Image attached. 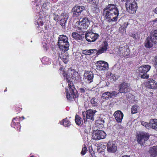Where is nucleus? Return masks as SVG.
I'll list each match as a JSON object with an SVG mask.
<instances>
[{
  "label": "nucleus",
  "mask_w": 157,
  "mask_h": 157,
  "mask_svg": "<svg viewBox=\"0 0 157 157\" xmlns=\"http://www.w3.org/2000/svg\"><path fill=\"white\" fill-rule=\"evenodd\" d=\"M103 15L104 18L109 22L116 21L118 18V10L114 4H109L104 9Z\"/></svg>",
  "instance_id": "nucleus-1"
},
{
  "label": "nucleus",
  "mask_w": 157,
  "mask_h": 157,
  "mask_svg": "<svg viewBox=\"0 0 157 157\" xmlns=\"http://www.w3.org/2000/svg\"><path fill=\"white\" fill-rule=\"evenodd\" d=\"M58 45L61 49L68 50L69 44L67 37L63 35H59L58 38Z\"/></svg>",
  "instance_id": "nucleus-2"
},
{
  "label": "nucleus",
  "mask_w": 157,
  "mask_h": 157,
  "mask_svg": "<svg viewBox=\"0 0 157 157\" xmlns=\"http://www.w3.org/2000/svg\"><path fill=\"white\" fill-rule=\"evenodd\" d=\"M90 23V21L87 17L82 19L81 21H77L75 25V28L78 30L87 29Z\"/></svg>",
  "instance_id": "nucleus-3"
},
{
  "label": "nucleus",
  "mask_w": 157,
  "mask_h": 157,
  "mask_svg": "<svg viewBox=\"0 0 157 157\" xmlns=\"http://www.w3.org/2000/svg\"><path fill=\"white\" fill-rule=\"evenodd\" d=\"M68 89H66V98L68 100L71 101L76 98L75 91L76 90L72 82L68 83Z\"/></svg>",
  "instance_id": "nucleus-4"
},
{
  "label": "nucleus",
  "mask_w": 157,
  "mask_h": 157,
  "mask_svg": "<svg viewBox=\"0 0 157 157\" xmlns=\"http://www.w3.org/2000/svg\"><path fill=\"white\" fill-rule=\"evenodd\" d=\"M67 74L65 72H63V76L66 78V80L68 84V83L72 82L71 81V78H75V79L76 77L78 76V72L74 69L71 68L69 69L67 71Z\"/></svg>",
  "instance_id": "nucleus-5"
},
{
  "label": "nucleus",
  "mask_w": 157,
  "mask_h": 157,
  "mask_svg": "<svg viewBox=\"0 0 157 157\" xmlns=\"http://www.w3.org/2000/svg\"><path fill=\"white\" fill-rule=\"evenodd\" d=\"M127 10L130 13H135L137 7V4L134 0H130L128 2H126L125 4Z\"/></svg>",
  "instance_id": "nucleus-6"
},
{
  "label": "nucleus",
  "mask_w": 157,
  "mask_h": 157,
  "mask_svg": "<svg viewBox=\"0 0 157 157\" xmlns=\"http://www.w3.org/2000/svg\"><path fill=\"white\" fill-rule=\"evenodd\" d=\"M96 112V110L91 109L87 110L86 112H82L83 119L84 121V122L85 123L86 120L87 119L94 121V114Z\"/></svg>",
  "instance_id": "nucleus-7"
},
{
  "label": "nucleus",
  "mask_w": 157,
  "mask_h": 157,
  "mask_svg": "<svg viewBox=\"0 0 157 157\" xmlns=\"http://www.w3.org/2000/svg\"><path fill=\"white\" fill-rule=\"evenodd\" d=\"M106 137V133L102 130H94L92 133V138L95 140H99L103 139Z\"/></svg>",
  "instance_id": "nucleus-8"
},
{
  "label": "nucleus",
  "mask_w": 157,
  "mask_h": 157,
  "mask_svg": "<svg viewBox=\"0 0 157 157\" xmlns=\"http://www.w3.org/2000/svg\"><path fill=\"white\" fill-rule=\"evenodd\" d=\"M39 18L37 20L35 21L34 23L37 28L39 27V25L42 26L44 24V18L47 15L46 14V13H43V12L42 11H40L39 13Z\"/></svg>",
  "instance_id": "nucleus-9"
},
{
  "label": "nucleus",
  "mask_w": 157,
  "mask_h": 157,
  "mask_svg": "<svg viewBox=\"0 0 157 157\" xmlns=\"http://www.w3.org/2000/svg\"><path fill=\"white\" fill-rule=\"evenodd\" d=\"M97 69L100 71L107 70L109 69V64L104 61H99L97 62Z\"/></svg>",
  "instance_id": "nucleus-10"
},
{
  "label": "nucleus",
  "mask_w": 157,
  "mask_h": 157,
  "mask_svg": "<svg viewBox=\"0 0 157 157\" xmlns=\"http://www.w3.org/2000/svg\"><path fill=\"white\" fill-rule=\"evenodd\" d=\"M86 40L89 42L95 41L98 38V34L94 33L92 32H88L85 36Z\"/></svg>",
  "instance_id": "nucleus-11"
},
{
  "label": "nucleus",
  "mask_w": 157,
  "mask_h": 157,
  "mask_svg": "<svg viewBox=\"0 0 157 157\" xmlns=\"http://www.w3.org/2000/svg\"><path fill=\"white\" fill-rule=\"evenodd\" d=\"M119 91L120 93H125L128 92L130 90V85L124 82L119 85Z\"/></svg>",
  "instance_id": "nucleus-12"
},
{
  "label": "nucleus",
  "mask_w": 157,
  "mask_h": 157,
  "mask_svg": "<svg viewBox=\"0 0 157 157\" xmlns=\"http://www.w3.org/2000/svg\"><path fill=\"white\" fill-rule=\"evenodd\" d=\"M85 9L83 6H76L74 7L72 9V13L74 16L78 17L80 15L81 13Z\"/></svg>",
  "instance_id": "nucleus-13"
},
{
  "label": "nucleus",
  "mask_w": 157,
  "mask_h": 157,
  "mask_svg": "<svg viewBox=\"0 0 157 157\" xmlns=\"http://www.w3.org/2000/svg\"><path fill=\"white\" fill-rule=\"evenodd\" d=\"M149 137V135L146 133H143L139 134L137 136V141L138 143L142 144L145 141L147 140Z\"/></svg>",
  "instance_id": "nucleus-14"
},
{
  "label": "nucleus",
  "mask_w": 157,
  "mask_h": 157,
  "mask_svg": "<svg viewBox=\"0 0 157 157\" xmlns=\"http://www.w3.org/2000/svg\"><path fill=\"white\" fill-rule=\"evenodd\" d=\"M108 151L111 153H114L117 150V146L114 141H110L108 142L107 145Z\"/></svg>",
  "instance_id": "nucleus-15"
},
{
  "label": "nucleus",
  "mask_w": 157,
  "mask_h": 157,
  "mask_svg": "<svg viewBox=\"0 0 157 157\" xmlns=\"http://www.w3.org/2000/svg\"><path fill=\"white\" fill-rule=\"evenodd\" d=\"M129 51L127 46H120L118 48V54L121 56H126L129 54Z\"/></svg>",
  "instance_id": "nucleus-16"
},
{
  "label": "nucleus",
  "mask_w": 157,
  "mask_h": 157,
  "mask_svg": "<svg viewBox=\"0 0 157 157\" xmlns=\"http://www.w3.org/2000/svg\"><path fill=\"white\" fill-rule=\"evenodd\" d=\"M20 117H16L13 118L12 120L11 126L12 127L16 128L17 130L20 131L21 128V126L20 124Z\"/></svg>",
  "instance_id": "nucleus-17"
},
{
  "label": "nucleus",
  "mask_w": 157,
  "mask_h": 157,
  "mask_svg": "<svg viewBox=\"0 0 157 157\" xmlns=\"http://www.w3.org/2000/svg\"><path fill=\"white\" fill-rule=\"evenodd\" d=\"M84 77L86 82L90 83L93 81V74L91 71H86L84 74Z\"/></svg>",
  "instance_id": "nucleus-18"
},
{
  "label": "nucleus",
  "mask_w": 157,
  "mask_h": 157,
  "mask_svg": "<svg viewBox=\"0 0 157 157\" xmlns=\"http://www.w3.org/2000/svg\"><path fill=\"white\" fill-rule=\"evenodd\" d=\"M113 116L115 119L118 122H121L124 116L123 113L120 110H117L115 112Z\"/></svg>",
  "instance_id": "nucleus-19"
},
{
  "label": "nucleus",
  "mask_w": 157,
  "mask_h": 157,
  "mask_svg": "<svg viewBox=\"0 0 157 157\" xmlns=\"http://www.w3.org/2000/svg\"><path fill=\"white\" fill-rule=\"evenodd\" d=\"M151 66L148 65H146L141 66L138 68V71L140 73L142 74L143 73H147L150 69Z\"/></svg>",
  "instance_id": "nucleus-20"
},
{
  "label": "nucleus",
  "mask_w": 157,
  "mask_h": 157,
  "mask_svg": "<svg viewBox=\"0 0 157 157\" xmlns=\"http://www.w3.org/2000/svg\"><path fill=\"white\" fill-rule=\"evenodd\" d=\"M147 86L150 89H156L157 88V83L153 79L150 80L147 82Z\"/></svg>",
  "instance_id": "nucleus-21"
},
{
  "label": "nucleus",
  "mask_w": 157,
  "mask_h": 157,
  "mask_svg": "<svg viewBox=\"0 0 157 157\" xmlns=\"http://www.w3.org/2000/svg\"><path fill=\"white\" fill-rule=\"evenodd\" d=\"M108 45L106 42H103L102 44V47L96 53L98 55H99L105 52L108 49Z\"/></svg>",
  "instance_id": "nucleus-22"
},
{
  "label": "nucleus",
  "mask_w": 157,
  "mask_h": 157,
  "mask_svg": "<svg viewBox=\"0 0 157 157\" xmlns=\"http://www.w3.org/2000/svg\"><path fill=\"white\" fill-rule=\"evenodd\" d=\"M151 36H150L149 38H147L145 42V46L147 48H150L153 45V44H156L157 42H153V40L151 39Z\"/></svg>",
  "instance_id": "nucleus-23"
},
{
  "label": "nucleus",
  "mask_w": 157,
  "mask_h": 157,
  "mask_svg": "<svg viewBox=\"0 0 157 157\" xmlns=\"http://www.w3.org/2000/svg\"><path fill=\"white\" fill-rule=\"evenodd\" d=\"M148 152L150 157H155L157 155V146L150 147Z\"/></svg>",
  "instance_id": "nucleus-24"
},
{
  "label": "nucleus",
  "mask_w": 157,
  "mask_h": 157,
  "mask_svg": "<svg viewBox=\"0 0 157 157\" xmlns=\"http://www.w3.org/2000/svg\"><path fill=\"white\" fill-rule=\"evenodd\" d=\"M71 36L73 38L77 40H82L84 37L83 34H79L76 32L73 33Z\"/></svg>",
  "instance_id": "nucleus-25"
},
{
  "label": "nucleus",
  "mask_w": 157,
  "mask_h": 157,
  "mask_svg": "<svg viewBox=\"0 0 157 157\" xmlns=\"http://www.w3.org/2000/svg\"><path fill=\"white\" fill-rule=\"evenodd\" d=\"M97 50L96 49H90V50H84L82 51V53L84 55H90L94 53H96Z\"/></svg>",
  "instance_id": "nucleus-26"
},
{
  "label": "nucleus",
  "mask_w": 157,
  "mask_h": 157,
  "mask_svg": "<svg viewBox=\"0 0 157 157\" xmlns=\"http://www.w3.org/2000/svg\"><path fill=\"white\" fill-rule=\"evenodd\" d=\"M106 77L107 78L113 81L116 80L118 78V76L112 74L110 72L107 73Z\"/></svg>",
  "instance_id": "nucleus-27"
},
{
  "label": "nucleus",
  "mask_w": 157,
  "mask_h": 157,
  "mask_svg": "<svg viewBox=\"0 0 157 157\" xmlns=\"http://www.w3.org/2000/svg\"><path fill=\"white\" fill-rule=\"evenodd\" d=\"M61 124H63L65 127H68L71 125V123L67 118L63 119L60 122Z\"/></svg>",
  "instance_id": "nucleus-28"
},
{
  "label": "nucleus",
  "mask_w": 157,
  "mask_h": 157,
  "mask_svg": "<svg viewBox=\"0 0 157 157\" xmlns=\"http://www.w3.org/2000/svg\"><path fill=\"white\" fill-rule=\"evenodd\" d=\"M99 101L97 98H92L90 100L91 104L93 106H97L98 105Z\"/></svg>",
  "instance_id": "nucleus-29"
},
{
  "label": "nucleus",
  "mask_w": 157,
  "mask_h": 157,
  "mask_svg": "<svg viewBox=\"0 0 157 157\" xmlns=\"http://www.w3.org/2000/svg\"><path fill=\"white\" fill-rule=\"evenodd\" d=\"M151 39L153 40V42H157V30L151 31Z\"/></svg>",
  "instance_id": "nucleus-30"
},
{
  "label": "nucleus",
  "mask_w": 157,
  "mask_h": 157,
  "mask_svg": "<svg viewBox=\"0 0 157 157\" xmlns=\"http://www.w3.org/2000/svg\"><path fill=\"white\" fill-rule=\"evenodd\" d=\"M150 124L151 126V128L157 130V120L152 119L150 121Z\"/></svg>",
  "instance_id": "nucleus-31"
},
{
  "label": "nucleus",
  "mask_w": 157,
  "mask_h": 157,
  "mask_svg": "<svg viewBox=\"0 0 157 157\" xmlns=\"http://www.w3.org/2000/svg\"><path fill=\"white\" fill-rule=\"evenodd\" d=\"M41 61L44 64H49L51 63V60L48 58L44 57L42 58Z\"/></svg>",
  "instance_id": "nucleus-32"
},
{
  "label": "nucleus",
  "mask_w": 157,
  "mask_h": 157,
  "mask_svg": "<svg viewBox=\"0 0 157 157\" xmlns=\"http://www.w3.org/2000/svg\"><path fill=\"white\" fill-rule=\"evenodd\" d=\"M69 57L68 54L67 53H66L63 55L62 59L64 63H67L69 61Z\"/></svg>",
  "instance_id": "nucleus-33"
},
{
  "label": "nucleus",
  "mask_w": 157,
  "mask_h": 157,
  "mask_svg": "<svg viewBox=\"0 0 157 157\" xmlns=\"http://www.w3.org/2000/svg\"><path fill=\"white\" fill-rule=\"evenodd\" d=\"M139 106L137 105L133 106L131 108V113L132 114L136 113L138 112Z\"/></svg>",
  "instance_id": "nucleus-34"
},
{
  "label": "nucleus",
  "mask_w": 157,
  "mask_h": 157,
  "mask_svg": "<svg viewBox=\"0 0 157 157\" xmlns=\"http://www.w3.org/2000/svg\"><path fill=\"white\" fill-rule=\"evenodd\" d=\"M104 123V120L101 118H100L96 121L97 125H99L100 127H103V124Z\"/></svg>",
  "instance_id": "nucleus-35"
},
{
  "label": "nucleus",
  "mask_w": 157,
  "mask_h": 157,
  "mask_svg": "<svg viewBox=\"0 0 157 157\" xmlns=\"http://www.w3.org/2000/svg\"><path fill=\"white\" fill-rule=\"evenodd\" d=\"M89 90V88L84 87L80 88L78 90L82 94H84L85 93H87Z\"/></svg>",
  "instance_id": "nucleus-36"
},
{
  "label": "nucleus",
  "mask_w": 157,
  "mask_h": 157,
  "mask_svg": "<svg viewBox=\"0 0 157 157\" xmlns=\"http://www.w3.org/2000/svg\"><path fill=\"white\" fill-rule=\"evenodd\" d=\"M48 6L47 4L46 3H44L42 6V11H42L43 12V13H45V12L46 13V14L48 15V13L47 12V11L48 10Z\"/></svg>",
  "instance_id": "nucleus-37"
},
{
  "label": "nucleus",
  "mask_w": 157,
  "mask_h": 157,
  "mask_svg": "<svg viewBox=\"0 0 157 157\" xmlns=\"http://www.w3.org/2000/svg\"><path fill=\"white\" fill-rule=\"evenodd\" d=\"M75 121L77 124L80 125L81 124V118L78 115H76Z\"/></svg>",
  "instance_id": "nucleus-38"
},
{
  "label": "nucleus",
  "mask_w": 157,
  "mask_h": 157,
  "mask_svg": "<svg viewBox=\"0 0 157 157\" xmlns=\"http://www.w3.org/2000/svg\"><path fill=\"white\" fill-rule=\"evenodd\" d=\"M108 97H109V98H111L115 97L117 94V92L115 91L108 92Z\"/></svg>",
  "instance_id": "nucleus-39"
},
{
  "label": "nucleus",
  "mask_w": 157,
  "mask_h": 157,
  "mask_svg": "<svg viewBox=\"0 0 157 157\" xmlns=\"http://www.w3.org/2000/svg\"><path fill=\"white\" fill-rule=\"evenodd\" d=\"M130 36L135 40L139 39L140 37V35L139 33H137L134 34H131Z\"/></svg>",
  "instance_id": "nucleus-40"
},
{
  "label": "nucleus",
  "mask_w": 157,
  "mask_h": 157,
  "mask_svg": "<svg viewBox=\"0 0 157 157\" xmlns=\"http://www.w3.org/2000/svg\"><path fill=\"white\" fill-rule=\"evenodd\" d=\"M108 93V92H106L102 94V98L103 99L107 100L109 98V97H108L109 94Z\"/></svg>",
  "instance_id": "nucleus-41"
},
{
  "label": "nucleus",
  "mask_w": 157,
  "mask_h": 157,
  "mask_svg": "<svg viewBox=\"0 0 157 157\" xmlns=\"http://www.w3.org/2000/svg\"><path fill=\"white\" fill-rule=\"evenodd\" d=\"M67 19H61L60 21V24L63 27L65 25L66 23L67 22Z\"/></svg>",
  "instance_id": "nucleus-42"
},
{
  "label": "nucleus",
  "mask_w": 157,
  "mask_h": 157,
  "mask_svg": "<svg viewBox=\"0 0 157 157\" xmlns=\"http://www.w3.org/2000/svg\"><path fill=\"white\" fill-rule=\"evenodd\" d=\"M61 16L62 17V19H67L68 18V15L67 13L65 12H63L61 14Z\"/></svg>",
  "instance_id": "nucleus-43"
},
{
  "label": "nucleus",
  "mask_w": 157,
  "mask_h": 157,
  "mask_svg": "<svg viewBox=\"0 0 157 157\" xmlns=\"http://www.w3.org/2000/svg\"><path fill=\"white\" fill-rule=\"evenodd\" d=\"M84 147H83L82 151L81 152V154L82 155H84L86 152V147L85 145H84Z\"/></svg>",
  "instance_id": "nucleus-44"
},
{
  "label": "nucleus",
  "mask_w": 157,
  "mask_h": 157,
  "mask_svg": "<svg viewBox=\"0 0 157 157\" xmlns=\"http://www.w3.org/2000/svg\"><path fill=\"white\" fill-rule=\"evenodd\" d=\"M143 74L141 76V78H147L149 77V75L147 73H143Z\"/></svg>",
  "instance_id": "nucleus-45"
},
{
  "label": "nucleus",
  "mask_w": 157,
  "mask_h": 157,
  "mask_svg": "<svg viewBox=\"0 0 157 157\" xmlns=\"http://www.w3.org/2000/svg\"><path fill=\"white\" fill-rule=\"evenodd\" d=\"M152 61L155 67H157V56L154 58Z\"/></svg>",
  "instance_id": "nucleus-46"
},
{
  "label": "nucleus",
  "mask_w": 157,
  "mask_h": 157,
  "mask_svg": "<svg viewBox=\"0 0 157 157\" xmlns=\"http://www.w3.org/2000/svg\"><path fill=\"white\" fill-rule=\"evenodd\" d=\"M88 2L91 4L94 3L97 4L98 3V0H87Z\"/></svg>",
  "instance_id": "nucleus-47"
},
{
  "label": "nucleus",
  "mask_w": 157,
  "mask_h": 157,
  "mask_svg": "<svg viewBox=\"0 0 157 157\" xmlns=\"http://www.w3.org/2000/svg\"><path fill=\"white\" fill-rule=\"evenodd\" d=\"M34 9H36V12L39 13L38 12V10H40V7L37 5V4H36V6L34 7Z\"/></svg>",
  "instance_id": "nucleus-48"
},
{
  "label": "nucleus",
  "mask_w": 157,
  "mask_h": 157,
  "mask_svg": "<svg viewBox=\"0 0 157 157\" xmlns=\"http://www.w3.org/2000/svg\"><path fill=\"white\" fill-rule=\"evenodd\" d=\"M42 45H43V47L45 49H46V50H47V49L48 48V46L47 45V43H42Z\"/></svg>",
  "instance_id": "nucleus-49"
},
{
  "label": "nucleus",
  "mask_w": 157,
  "mask_h": 157,
  "mask_svg": "<svg viewBox=\"0 0 157 157\" xmlns=\"http://www.w3.org/2000/svg\"><path fill=\"white\" fill-rule=\"evenodd\" d=\"M145 127L147 129H149L151 128V126L150 124V121L149 123H147V124H146Z\"/></svg>",
  "instance_id": "nucleus-50"
},
{
  "label": "nucleus",
  "mask_w": 157,
  "mask_h": 157,
  "mask_svg": "<svg viewBox=\"0 0 157 157\" xmlns=\"http://www.w3.org/2000/svg\"><path fill=\"white\" fill-rule=\"evenodd\" d=\"M141 124L142 125L145 127L146 125V124H147V123L142 121L141 122Z\"/></svg>",
  "instance_id": "nucleus-51"
},
{
  "label": "nucleus",
  "mask_w": 157,
  "mask_h": 157,
  "mask_svg": "<svg viewBox=\"0 0 157 157\" xmlns=\"http://www.w3.org/2000/svg\"><path fill=\"white\" fill-rule=\"evenodd\" d=\"M128 25V23H124V28H126L127 27V26Z\"/></svg>",
  "instance_id": "nucleus-52"
},
{
  "label": "nucleus",
  "mask_w": 157,
  "mask_h": 157,
  "mask_svg": "<svg viewBox=\"0 0 157 157\" xmlns=\"http://www.w3.org/2000/svg\"><path fill=\"white\" fill-rule=\"evenodd\" d=\"M154 12L157 14V7L154 10Z\"/></svg>",
  "instance_id": "nucleus-53"
},
{
  "label": "nucleus",
  "mask_w": 157,
  "mask_h": 157,
  "mask_svg": "<svg viewBox=\"0 0 157 157\" xmlns=\"http://www.w3.org/2000/svg\"><path fill=\"white\" fill-rule=\"evenodd\" d=\"M122 1H124L126 2H129L130 1V0H121Z\"/></svg>",
  "instance_id": "nucleus-54"
},
{
  "label": "nucleus",
  "mask_w": 157,
  "mask_h": 157,
  "mask_svg": "<svg viewBox=\"0 0 157 157\" xmlns=\"http://www.w3.org/2000/svg\"><path fill=\"white\" fill-rule=\"evenodd\" d=\"M6 88L5 89V90H4V91L5 92H6L7 91V89H6Z\"/></svg>",
  "instance_id": "nucleus-55"
},
{
  "label": "nucleus",
  "mask_w": 157,
  "mask_h": 157,
  "mask_svg": "<svg viewBox=\"0 0 157 157\" xmlns=\"http://www.w3.org/2000/svg\"><path fill=\"white\" fill-rule=\"evenodd\" d=\"M62 69H63V68H61L60 69H59V70L61 71V70H62Z\"/></svg>",
  "instance_id": "nucleus-56"
},
{
  "label": "nucleus",
  "mask_w": 157,
  "mask_h": 157,
  "mask_svg": "<svg viewBox=\"0 0 157 157\" xmlns=\"http://www.w3.org/2000/svg\"><path fill=\"white\" fill-rule=\"evenodd\" d=\"M22 118H23V119H25V117H22Z\"/></svg>",
  "instance_id": "nucleus-57"
},
{
  "label": "nucleus",
  "mask_w": 157,
  "mask_h": 157,
  "mask_svg": "<svg viewBox=\"0 0 157 157\" xmlns=\"http://www.w3.org/2000/svg\"><path fill=\"white\" fill-rule=\"evenodd\" d=\"M155 157H157V155L156 156H155Z\"/></svg>",
  "instance_id": "nucleus-58"
}]
</instances>
